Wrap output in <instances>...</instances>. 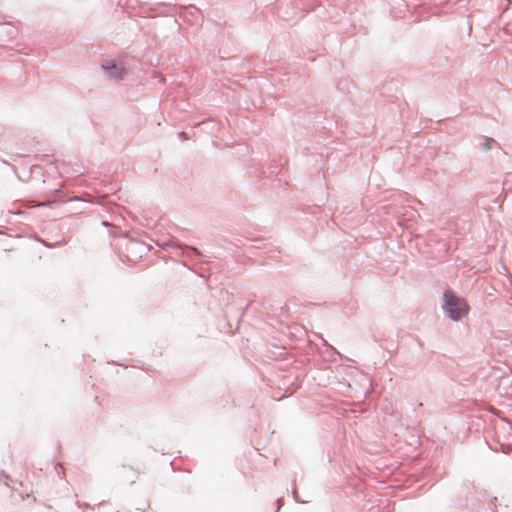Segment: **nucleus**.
I'll use <instances>...</instances> for the list:
<instances>
[{
  "label": "nucleus",
  "instance_id": "1",
  "mask_svg": "<svg viewBox=\"0 0 512 512\" xmlns=\"http://www.w3.org/2000/svg\"><path fill=\"white\" fill-rule=\"evenodd\" d=\"M444 299V309L452 320L457 321L468 313L469 306L467 302L463 298L455 296L453 292L446 291Z\"/></svg>",
  "mask_w": 512,
  "mask_h": 512
},
{
  "label": "nucleus",
  "instance_id": "2",
  "mask_svg": "<svg viewBox=\"0 0 512 512\" xmlns=\"http://www.w3.org/2000/svg\"><path fill=\"white\" fill-rule=\"evenodd\" d=\"M104 70L108 72V74L111 77H114L116 79H122V77L125 75V70L122 67H117L115 64L106 62L102 65Z\"/></svg>",
  "mask_w": 512,
  "mask_h": 512
},
{
  "label": "nucleus",
  "instance_id": "3",
  "mask_svg": "<svg viewBox=\"0 0 512 512\" xmlns=\"http://www.w3.org/2000/svg\"><path fill=\"white\" fill-rule=\"evenodd\" d=\"M493 140L492 139H487L486 142H485V149L486 150H489L491 148V142Z\"/></svg>",
  "mask_w": 512,
  "mask_h": 512
}]
</instances>
